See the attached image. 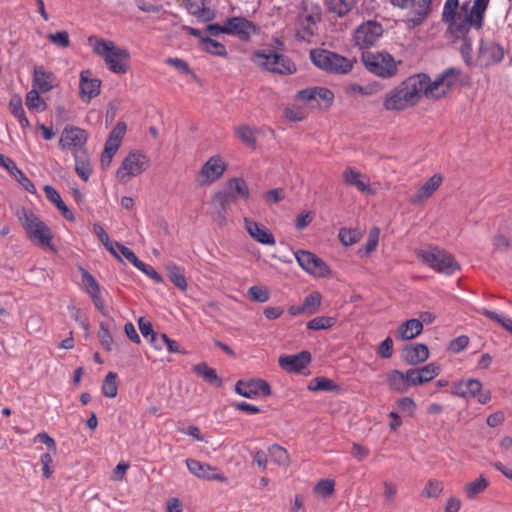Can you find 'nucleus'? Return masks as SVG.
I'll list each match as a JSON object with an SVG mask.
<instances>
[{
    "instance_id": "8fccbe9b",
    "label": "nucleus",
    "mask_w": 512,
    "mask_h": 512,
    "mask_svg": "<svg viewBox=\"0 0 512 512\" xmlns=\"http://www.w3.org/2000/svg\"><path fill=\"white\" fill-rule=\"evenodd\" d=\"M314 493L323 498L331 496L335 491V482L332 479L320 480L313 489Z\"/></svg>"
},
{
    "instance_id": "f704fd0d",
    "label": "nucleus",
    "mask_w": 512,
    "mask_h": 512,
    "mask_svg": "<svg viewBox=\"0 0 512 512\" xmlns=\"http://www.w3.org/2000/svg\"><path fill=\"white\" fill-rule=\"evenodd\" d=\"M387 384L389 388L398 393L408 391L405 373L400 370H392L387 374Z\"/></svg>"
},
{
    "instance_id": "4d7b16f0",
    "label": "nucleus",
    "mask_w": 512,
    "mask_h": 512,
    "mask_svg": "<svg viewBox=\"0 0 512 512\" xmlns=\"http://www.w3.org/2000/svg\"><path fill=\"white\" fill-rule=\"evenodd\" d=\"M82 281L89 295L100 293V286L96 279L86 270H82Z\"/></svg>"
},
{
    "instance_id": "5fc2aeb1",
    "label": "nucleus",
    "mask_w": 512,
    "mask_h": 512,
    "mask_svg": "<svg viewBox=\"0 0 512 512\" xmlns=\"http://www.w3.org/2000/svg\"><path fill=\"white\" fill-rule=\"evenodd\" d=\"M115 245L118 249L119 257L123 256L127 261H129L134 266H143V262L138 259L136 254L126 246L122 245L119 242H115Z\"/></svg>"
},
{
    "instance_id": "de8ad7c7",
    "label": "nucleus",
    "mask_w": 512,
    "mask_h": 512,
    "mask_svg": "<svg viewBox=\"0 0 512 512\" xmlns=\"http://www.w3.org/2000/svg\"><path fill=\"white\" fill-rule=\"evenodd\" d=\"M235 134L237 137L246 145L248 146H255L256 144V136L255 131L247 126V125H241L235 128Z\"/></svg>"
},
{
    "instance_id": "603ef678",
    "label": "nucleus",
    "mask_w": 512,
    "mask_h": 512,
    "mask_svg": "<svg viewBox=\"0 0 512 512\" xmlns=\"http://www.w3.org/2000/svg\"><path fill=\"white\" fill-rule=\"evenodd\" d=\"M40 91L38 89L33 88L31 91H29L26 95V105L29 109H35V110H43L44 109V102L42 101L41 97L39 96Z\"/></svg>"
},
{
    "instance_id": "9d476101",
    "label": "nucleus",
    "mask_w": 512,
    "mask_h": 512,
    "mask_svg": "<svg viewBox=\"0 0 512 512\" xmlns=\"http://www.w3.org/2000/svg\"><path fill=\"white\" fill-rule=\"evenodd\" d=\"M149 166L148 158L140 152L129 153L122 161L121 166L116 171L117 179L122 183H127L131 178L142 174Z\"/></svg>"
},
{
    "instance_id": "bf43d9fd",
    "label": "nucleus",
    "mask_w": 512,
    "mask_h": 512,
    "mask_svg": "<svg viewBox=\"0 0 512 512\" xmlns=\"http://www.w3.org/2000/svg\"><path fill=\"white\" fill-rule=\"evenodd\" d=\"M48 39L51 43L62 48H67L70 46L69 34L67 31H58L56 33H51L48 35Z\"/></svg>"
},
{
    "instance_id": "f3484780",
    "label": "nucleus",
    "mask_w": 512,
    "mask_h": 512,
    "mask_svg": "<svg viewBox=\"0 0 512 512\" xmlns=\"http://www.w3.org/2000/svg\"><path fill=\"white\" fill-rule=\"evenodd\" d=\"M298 264L309 274L316 277H325L330 273L327 264L315 254L305 250L295 253Z\"/></svg>"
},
{
    "instance_id": "79ce46f5",
    "label": "nucleus",
    "mask_w": 512,
    "mask_h": 512,
    "mask_svg": "<svg viewBox=\"0 0 512 512\" xmlns=\"http://www.w3.org/2000/svg\"><path fill=\"white\" fill-rule=\"evenodd\" d=\"M201 44L203 46V49L212 55L221 56V57L227 55L226 47L222 43H220L210 37H202Z\"/></svg>"
},
{
    "instance_id": "0e129e2a",
    "label": "nucleus",
    "mask_w": 512,
    "mask_h": 512,
    "mask_svg": "<svg viewBox=\"0 0 512 512\" xmlns=\"http://www.w3.org/2000/svg\"><path fill=\"white\" fill-rule=\"evenodd\" d=\"M405 375H406V382L408 385V389L411 386H419V385L425 384L423 382L421 374L417 368H411V369L407 370Z\"/></svg>"
},
{
    "instance_id": "680f3d73",
    "label": "nucleus",
    "mask_w": 512,
    "mask_h": 512,
    "mask_svg": "<svg viewBox=\"0 0 512 512\" xmlns=\"http://www.w3.org/2000/svg\"><path fill=\"white\" fill-rule=\"evenodd\" d=\"M469 344V338L465 335H461L453 339L448 346L449 351L457 354L463 351Z\"/></svg>"
},
{
    "instance_id": "4468645a",
    "label": "nucleus",
    "mask_w": 512,
    "mask_h": 512,
    "mask_svg": "<svg viewBox=\"0 0 512 512\" xmlns=\"http://www.w3.org/2000/svg\"><path fill=\"white\" fill-rule=\"evenodd\" d=\"M237 201L232 192L219 191L211 199V216L213 221L223 227L227 224V207Z\"/></svg>"
},
{
    "instance_id": "a19ab883",
    "label": "nucleus",
    "mask_w": 512,
    "mask_h": 512,
    "mask_svg": "<svg viewBox=\"0 0 512 512\" xmlns=\"http://www.w3.org/2000/svg\"><path fill=\"white\" fill-rule=\"evenodd\" d=\"M167 276L168 279L181 291L187 290L186 278L181 269L177 265L173 264L167 266Z\"/></svg>"
},
{
    "instance_id": "ddd939ff",
    "label": "nucleus",
    "mask_w": 512,
    "mask_h": 512,
    "mask_svg": "<svg viewBox=\"0 0 512 512\" xmlns=\"http://www.w3.org/2000/svg\"><path fill=\"white\" fill-rule=\"evenodd\" d=\"M320 12L304 9L297 17L295 37L304 42L310 43L316 34L317 24L320 21Z\"/></svg>"
},
{
    "instance_id": "a18cd8bd",
    "label": "nucleus",
    "mask_w": 512,
    "mask_h": 512,
    "mask_svg": "<svg viewBox=\"0 0 512 512\" xmlns=\"http://www.w3.org/2000/svg\"><path fill=\"white\" fill-rule=\"evenodd\" d=\"M117 392V374L115 372H108L102 384V393L108 398H114Z\"/></svg>"
},
{
    "instance_id": "473e14b6",
    "label": "nucleus",
    "mask_w": 512,
    "mask_h": 512,
    "mask_svg": "<svg viewBox=\"0 0 512 512\" xmlns=\"http://www.w3.org/2000/svg\"><path fill=\"white\" fill-rule=\"evenodd\" d=\"M192 370L208 384L216 388L222 385V379L218 376L216 370L209 367L207 363H198L192 367Z\"/></svg>"
},
{
    "instance_id": "ea45409f",
    "label": "nucleus",
    "mask_w": 512,
    "mask_h": 512,
    "mask_svg": "<svg viewBox=\"0 0 512 512\" xmlns=\"http://www.w3.org/2000/svg\"><path fill=\"white\" fill-rule=\"evenodd\" d=\"M477 312L498 323L502 328L512 333V318L503 316L487 308L477 309Z\"/></svg>"
},
{
    "instance_id": "69168bd1",
    "label": "nucleus",
    "mask_w": 512,
    "mask_h": 512,
    "mask_svg": "<svg viewBox=\"0 0 512 512\" xmlns=\"http://www.w3.org/2000/svg\"><path fill=\"white\" fill-rule=\"evenodd\" d=\"M34 441L44 443L48 448V452H52L53 454L57 453V446L55 440L46 432L38 433L35 436Z\"/></svg>"
},
{
    "instance_id": "72a5a7b5",
    "label": "nucleus",
    "mask_w": 512,
    "mask_h": 512,
    "mask_svg": "<svg viewBox=\"0 0 512 512\" xmlns=\"http://www.w3.org/2000/svg\"><path fill=\"white\" fill-rule=\"evenodd\" d=\"M343 180L347 185L356 187L361 192H370V186L362 180L360 172L352 167H347L343 172Z\"/></svg>"
},
{
    "instance_id": "a878e982",
    "label": "nucleus",
    "mask_w": 512,
    "mask_h": 512,
    "mask_svg": "<svg viewBox=\"0 0 512 512\" xmlns=\"http://www.w3.org/2000/svg\"><path fill=\"white\" fill-rule=\"evenodd\" d=\"M90 70L82 71L80 74V93L82 98L86 97L87 100H91L100 93L101 81L97 78H91Z\"/></svg>"
},
{
    "instance_id": "aec40b11",
    "label": "nucleus",
    "mask_w": 512,
    "mask_h": 512,
    "mask_svg": "<svg viewBox=\"0 0 512 512\" xmlns=\"http://www.w3.org/2000/svg\"><path fill=\"white\" fill-rule=\"evenodd\" d=\"M235 391L239 395L250 399L255 396H268L271 394L270 385L262 379L239 380L235 385Z\"/></svg>"
},
{
    "instance_id": "4be33fe9",
    "label": "nucleus",
    "mask_w": 512,
    "mask_h": 512,
    "mask_svg": "<svg viewBox=\"0 0 512 512\" xmlns=\"http://www.w3.org/2000/svg\"><path fill=\"white\" fill-rule=\"evenodd\" d=\"M311 362V354L302 351L295 355H284L279 358V366L287 372H300Z\"/></svg>"
},
{
    "instance_id": "2f4dec72",
    "label": "nucleus",
    "mask_w": 512,
    "mask_h": 512,
    "mask_svg": "<svg viewBox=\"0 0 512 512\" xmlns=\"http://www.w3.org/2000/svg\"><path fill=\"white\" fill-rule=\"evenodd\" d=\"M44 192H45V195H46L47 199L49 201H51L53 204H55V206L61 212L62 216L65 219H67L69 221H74L75 220L74 213L63 202L60 194L58 193V191L54 187H52L50 185H46L44 187Z\"/></svg>"
},
{
    "instance_id": "f257e3e1",
    "label": "nucleus",
    "mask_w": 512,
    "mask_h": 512,
    "mask_svg": "<svg viewBox=\"0 0 512 512\" xmlns=\"http://www.w3.org/2000/svg\"><path fill=\"white\" fill-rule=\"evenodd\" d=\"M490 0L464 1L446 0L442 10V21L448 26L449 31L457 38H462L460 53L464 63L472 67L476 65L472 58V41L468 37L471 29L481 30L485 22V14Z\"/></svg>"
},
{
    "instance_id": "e2e57ef3",
    "label": "nucleus",
    "mask_w": 512,
    "mask_h": 512,
    "mask_svg": "<svg viewBox=\"0 0 512 512\" xmlns=\"http://www.w3.org/2000/svg\"><path fill=\"white\" fill-rule=\"evenodd\" d=\"M339 239L345 246H350L358 241V234L356 231L342 228L339 231Z\"/></svg>"
},
{
    "instance_id": "6ab92c4d",
    "label": "nucleus",
    "mask_w": 512,
    "mask_h": 512,
    "mask_svg": "<svg viewBox=\"0 0 512 512\" xmlns=\"http://www.w3.org/2000/svg\"><path fill=\"white\" fill-rule=\"evenodd\" d=\"M226 167L220 156H212L202 166L197 181L201 185L213 183L224 174Z\"/></svg>"
},
{
    "instance_id": "864d4df0",
    "label": "nucleus",
    "mask_w": 512,
    "mask_h": 512,
    "mask_svg": "<svg viewBox=\"0 0 512 512\" xmlns=\"http://www.w3.org/2000/svg\"><path fill=\"white\" fill-rule=\"evenodd\" d=\"M442 491H443L442 482H440L436 479H430V480H428V482L423 490V495L426 496L427 498H436L441 494Z\"/></svg>"
},
{
    "instance_id": "393cba45",
    "label": "nucleus",
    "mask_w": 512,
    "mask_h": 512,
    "mask_svg": "<svg viewBox=\"0 0 512 512\" xmlns=\"http://www.w3.org/2000/svg\"><path fill=\"white\" fill-rule=\"evenodd\" d=\"M357 0H325L324 6L331 19L344 18L350 14Z\"/></svg>"
},
{
    "instance_id": "a211bd4d",
    "label": "nucleus",
    "mask_w": 512,
    "mask_h": 512,
    "mask_svg": "<svg viewBox=\"0 0 512 512\" xmlns=\"http://www.w3.org/2000/svg\"><path fill=\"white\" fill-rule=\"evenodd\" d=\"M226 34L235 36L241 41H249L258 33V27L244 17H231L226 20Z\"/></svg>"
},
{
    "instance_id": "5701e85b",
    "label": "nucleus",
    "mask_w": 512,
    "mask_h": 512,
    "mask_svg": "<svg viewBox=\"0 0 512 512\" xmlns=\"http://www.w3.org/2000/svg\"><path fill=\"white\" fill-rule=\"evenodd\" d=\"M429 357V350L425 344L413 343L406 345L401 353L402 360L409 365L425 362Z\"/></svg>"
},
{
    "instance_id": "58836bf2",
    "label": "nucleus",
    "mask_w": 512,
    "mask_h": 512,
    "mask_svg": "<svg viewBox=\"0 0 512 512\" xmlns=\"http://www.w3.org/2000/svg\"><path fill=\"white\" fill-rule=\"evenodd\" d=\"M229 190L226 192H232L236 198L248 199L250 192L246 181L243 178H232L228 182Z\"/></svg>"
},
{
    "instance_id": "6e6552de",
    "label": "nucleus",
    "mask_w": 512,
    "mask_h": 512,
    "mask_svg": "<svg viewBox=\"0 0 512 512\" xmlns=\"http://www.w3.org/2000/svg\"><path fill=\"white\" fill-rule=\"evenodd\" d=\"M361 59L369 72L381 78H390L397 73L396 61L387 52L363 51Z\"/></svg>"
},
{
    "instance_id": "bb28decb",
    "label": "nucleus",
    "mask_w": 512,
    "mask_h": 512,
    "mask_svg": "<svg viewBox=\"0 0 512 512\" xmlns=\"http://www.w3.org/2000/svg\"><path fill=\"white\" fill-rule=\"evenodd\" d=\"M55 76L52 72L44 69L43 66L34 68L32 87L38 89L41 93L49 92L53 89Z\"/></svg>"
},
{
    "instance_id": "412c9836",
    "label": "nucleus",
    "mask_w": 512,
    "mask_h": 512,
    "mask_svg": "<svg viewBox=\"0 0 512 512\" xmlns=\"http://www.w3.org/2000/svg\"><path fill=\"white\" fill-rule=\"evenodd\" d=\"M186 465L189 472L198 478L205 480H217L220 482L227 481V477L224 474L220 473L216 467L207 463L195 459H187Z\"/></svg>"
},
{
    "instance_id": "49530a36",
    "label": "nucleus",
    "mask_w": 512,
    "mask_h": 512,
    "mask_svg": "<svg viewBox=\"0 0 512 512\" xmlns=\"http://www.w3.org/2000/svg\"><path fill=\"white\" fill-rule=\"evenodd\" d=\"M321 300V294L317 291L308 294L302 302L305 312L307 314L316 313L320 308Z\"/></svg>"
},
{
    "instance_id": "3c124183",
    "label": "nucleus",
    "mask_w": 512,
    "mask_h": 512,
    "mask_svg": "<svg viewBox=\"0 0 512 512\" xmlns=\"http://www.w3.org/2000/svg\"><path fill=\"white\" fill-rule=\"evenodd\" d=\"M417 369L419 370L424 383L431 381L440 373V366L436 363H429Z\"/></svg>"
},
{
    "instance_id": "2eb2a0df",
    "label": "nucleus",
    "mask_w": 512,
    "mask_h": 512,
    "mask_svg": "<svg viewBox=\"0 0 512 512\" xmlns=\"http://www.w3.org/2000/svg\"><path fill=\"white\" fill-rule=\"evenodd\" d=\"M504 55L505 51L501 44L480 40L476 63L488 67L500 63L504 59Z\"/></svg>"
},
{
    "instance_id": "7c9ffc66",
    "label": "nucleus",
    "mask_w": 512,
    "mask_h": 512,
    "mask_svg": "<svg viewBox=\"0 0 512 512\" xmlns=\"http://www.w3.org/2000/svg\"><path fill=\"white\" fill-rule=\"evenodd\" d=\"M188 12L201 21H210L215 17L214 11L205 6V0H184Z\"/></svg>"
},
{
    "instance_id": "338daca9",
    "label": "nucleus",
    "mask_w": 512,
    "mask_h": 512,
    "mask_svg": "<svg viewBox=\"0 0 512 512\" xmlns=\"http://www.w3.org/2000/svg\"><path fill=\"white\" fill-rule=\"evenodd\" d=\"M268 458V452L257 450L252 454V464L257 465L259 468L265 471L267 469Z\"/></svg>"
},
{
    "instance_id": "4c0bfd02",
    "label": "nucleus",
    "mask_w": 512,
    "mask_h": 512,
    "mask_svg": "<svg viewBox=\"0 0 512 512\" xmlns=\"http://www.w3.org/2000/svg\"><path fill=\"white\" fill-rule=\"evenodd\" d=\"M267 452L273 463L279 466H287L289 464V454L282 446L273 444L268 448Z\"/></svg>"
},
{
    "instance_id": "37998d69",
    "label": "nucleus",
    "mask_w": 512,
    "mask_h": 512,
    "mask_svg": "<svg viewBox=\"0 0 512 512\" xmlns=\"http://www.w3.org/2000/svg\"><path fill=\"white\" fill-rule=\"evenodd\" d=\"M308 388L311 391L330 392V391H337L339 389V386L328 378L316 377L310 381Z\"/></svg>"
},
{
    "instance_id": "1a4fd4ad",
    "label": "nucleus",
    "mask_w": 512,
    "mask_h": 512,
    "mask_svg": "<svg viewBox=\"0 0 512 512\" xmlns=\"http://www.w3.org/2000/svg\"><path fill=\"white\" fill-rule=\"evenodd\" d=\"M461 74L462 72L459 68L451 67L444 70L434 81H431L428 76L426 98L439 99L444 97L460 80Z\"/></svg>"
},
{
    "instance_id": "0eeeda50",
    "label": "nucleus",
    "mask_w": 512,
    "mask_h": 512,
    "mask_svg": "<svg viewBox=\"0 0 512 512\" xmlns=\"http://www.w3.org/2000/svg\"><path fill=\"white\" fill-rule=\"evenodd\" d=\"M310 59L316 67L327 73L347 74L353 68L351 60L326 49L311 50Z\"/></svg>"
},
{
    "instance_id": "9b49d317",
    "label": "nucleus",
    "mask_w": 512,
    "mask_h": 512,
    "mask_svg": "<svg viewBox=\"0 0 512 512\" xmlns=\"http://www.w3.org/2000/svg\"><path fill=\"white\" fill-rule=\"evenodd\" d=\"M383 35V26L375 20L360 24L353 33V41L361 50L374 46Z\"/></svg>"
},
{
    "instance_id": "b1692460",
    "label": "nucleus",
    "mask_w": 512,
    "mask_h": 512,
    "mask_svg": "<svg viewBox=\"0 0 512 512\" xmlns=\"http://www.w3.org/2000/svg\"><path fill=\"white\" fill-rule=\"evenodd\" d=\"M482 390V383L478 379L470 378L453 383L451 393L464 399L474 398Z\"/></svg>"
},
{
    "instance_id": "c756f323",
    "label": "nucleus",
    "mask_w": 512,
    "mask_h": 512,
    "mask_svg": "<svg viewBox=\"0 0 512 512\" xmlns=\"http://www.w3.org/2000/svg\"><path fill=\"white\" fill-rule=\"evenodd\" d=\"M443 178L440 174H434L430 177L413 195L412 202L420 203L429 197L440 187L442 184Z\"/></svg>"
},
{
    "instance_id": "423d86ee",
    "label": "nucleus",
    "mask_w": 512,
    "mask_h": 512,
    "mask_svg": "<svg viewBox=\"0 0 512 512\" xmlns=\"http://www.w3.org/2000/svg\"><path fill=\"white\" fill-rule=\"evenodd\" d=\"M417 257L431 269L445 275H452L460 270V264L445 250L430 246L416 252Z\"/></svg>"
},
{
    "instance_id": "052dcab7",
    "label": "nucleus",
    "mask_w": 512,
    "mask_h": 512,
    "mask_svg": "<svg viewBox=\"0 0 512 512\" xmlns=\"http://www.w3.org/2000/svg\"><path fill=\"white\" fill-rule=\"evenodd\" d=\"M53 454L52 452H47L41 455L40 461L42 464V470H43V477L48 479L53 474L52 464H53Z\"/></svg>"
},
{
    "instance_id": "13d9d810",
    "label": "nucleus",
    "mask_w": 512,
    "mask_h": 512,
    "mask_svg": "<svg viewBox=\"0 0 512 512\" xmlns=\"http://www.w3.org/2000/svg\"><path fill=\"white\" fill-rule=\"evenodd\" d=\"M98 338H99V341H100L102 347L106 351H111L112 344H113V338L109 332L108 327L104 323L100 324V328L98 331Z\"/></svg>"
},
{
    "instance_id": "774afa93",
    "label": "nucleus",
    "mask_w": 512,
    "mask_h": 512,
    "mask_svg": "<svg viewBox=\"0 0 512 512\" xmlns=\"http://www.w3.org/2000/svg\"><path fill=\"white\" fill-rule=\"evenodd\" d=\"M378 354L384 359L391 358L393 354V340L391 337H387L380 343Z\"/></svg>"
},
{
    "instance_id": "09e8293b",
    "label": "nucleus",
    "mask_w": 512,
    "mask_h": 512,
    "mask_svg": "<svg viewBox=\"0 0 512 512\" xmlns=\"http://www.w3.org/2000/svg\"><path fill=\"white\" fill-rule=\"evenodd\" d=\"M335 322L333 317L318 316L307 323V328L309 330H325L331 328Z\"/></svg>"
},
{
    "instance_id": "f03ea898",
    "label": "nucleus",
    "mask_w": 512,
    "mask_h": 512,
    "mask_svg": "<svg viewBox=\"0 0 512 512\" xmlns=\"http://www.w3.org/2000/svg\"><path fill=\"white\" fill-rule=\"evenodd\" d=\"M428 75L418 73L406 78L385 96L383 106L387 111H402L419 103L426 97Z\"/></svg>"
},
{
    "instance_id": "20e7f679",
    "label": "nucleus",
    "mask_w": 512,
    "mask_h": 512,
    "mask_svg": "<svg viewBox=\"0 0 512 512\" xmlns=\"http://www.w3.org/2000/svg\"><path fill=\"white\" fill-rule=\"evenodd\" d=\"M251 60L261 69L279 75H292L297 71L296 64L290 57L270 48L255 51Z\"/></svg>"
},
{
    "instance_id": "7ed1b4c3",
    "label": "nucleus",
    "mask_w": 512,
    "mask_h": 512,
    "mask_svg": "<svg viewBox=\"0 0 512 512\" xmlns=\"http://www.w3.org/2000/svg\"><path fill=\"white\" fill-rule=\"evenodd\" d=\"M88 44L93 52L103 58L108 69L116 74H125L129 69L130 53L127 48L117 46L113 41L90 36Z\"/></svg>"
},
{
    "instance_id": "39448f33",
    "label": "nucleus",
    "mask_w": 512,
    "mask_h": 512,
    "mask_svg": "<svg viewBox=\"0 0 512 512\" xmlns=\"http://www.w3.org/2000/svg\"><path fill=\"white\" fill-rule=\"evenodd\" d=\"M17 215L29 239L33 243L55 251L52 245L53 233L38 216L24 208L18 211Z\"/></svg>"
},
{
    "instance_id": "cd10ccee",
    "label": "nucleus",
    "mask_w": 512,
    "mask_h": 512,
    "mask_svg": "<svg viewBox=\"0 0 512 512\" xmlns=\"http://www.w3.org/2000/svg\"><path fill=\"white\" fill-rule=\"evenodd\" d=\"M244 222L247 232L257 242L265 245L275 244V238L273 234L270 233L265 227L249 218H245Z\"/></svg>"
},
{
    "instance_id": "6e6d98bb",
    "label": "nucleus",
    "mask_w": 512,
    "mask_h": 512,
    "mask_svg": "<svg viewBox=\"0 0 512 512\" xmlns=\"http://www.w3.org/2000/svg\"><path fill=\"white\" fill-rule=\"evenodd\" d=\"M248 297L252 301L264 303L269 300V292L260 286L254 285L248 289Z\"/></svg>"
},
{
    "instance_id": "c85d7f7f",
    "label": "nucleus",
    "mask_w": 512,
    "mask_h": 512,
    "mask_svg": "<svg viewBox=\"0 0 512 512\" xmlns=\"http://www.w3.org/2000/svg\"><path fill=\"white\" fill-rule=\"evenodd\" d=\"M423 330L422 321L418 319H409L403 322L396 330L395 337L398 340H411L421 334Z\"/></svg>"
},
{
    "instance_id": "f8f14e48",
    "label": "nucleus",
    "mask_w": 512,
    "mask_h": 512,
    "mask_svg": "<svg viewBox=\"0 0 512 512\" xmlns=\"http://www.w3.org/2000/svg\"><path fill=\"white\" fill-rule=\"evenodd\" d=\"M391 4L401 9H410L408 22L413 27L421 25L432 11V0H390Z\"/></svg>"
},
{
    "instance_id": "dca6fc26",
    "label": "nucleus",
    "mask_w": 512,
    "mask_h": 512,
    "mask_svg": "<svg viewBox=\"0 0 512 512\" xmlns=\"http://www.w3.org/2000/svg\"><path fill=\"white\" fill-rule=\"evenodd\" d=\"M88 139L87 133L84 129L75 126H66L59 140V146L62 150L73 149L74 153L80 154L85 152L84 145Z\"/></svg>"
},
{
    "instance_id": "e433bc0d",
    "label": "nucleus",
    "mask_w": 512,
    "mask_h": 512,
    "mask_svg": "<svg viewBox=\"0 0 512 512\" xmlns=\"http://www.w3.org/2000/svg\"><path fill=\"white\" fill-rule=\"evenodd\" d=\"M9 108L14 117L18 119L21 127L25 128L30 125L23 109L22 99L19 95L15 94L10 98Z\"/></svg>"
},
{
    "instance_id": "c9c22d12",
    "label": "nucleus",
    "mask_w": 512,
    "mask_h": 512,
    "mask_svg": "<svg viewBox=\"0 0 512 512\" xmlns=\"http://www.w3.org/2000/svg\"><path fill=\"white\" fill-rule=\"evenodd\" d=\"M74 158L76 173L82 180L88 181L92 173V168L86 152H81L80 154L74 153Z\"/></svg>"
},
{
    "instance_id": "c03bdc74",
    "label": "nucleus",
    "mask_w": 512,
    "mask_h": 512,
    "mask_svg": "<svg viewBox=\"0 0 512 512\" xmlns=\"http://www.w3.org/2000/svg\"><path fill=\"white\" fill-rule=\"evenodd\" d=\"M488 486H489L488 480L485 477L480 476L476 480H474L471 483L466 485L465 492H466L468 498L473 499L478 494L484 492Z\"/></svg>"
}]
</instances>
